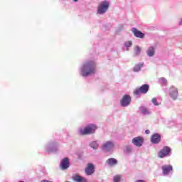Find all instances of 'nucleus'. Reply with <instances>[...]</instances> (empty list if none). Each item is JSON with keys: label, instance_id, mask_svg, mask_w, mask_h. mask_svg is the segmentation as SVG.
Masks as SVG:
<instances>
[{"label": "nucleus", "instance_id": "10", "mask_svg": "<svg viewBox=\"0 0 182 182\" xmlns=\"http://www.w3.org/2000/svg\"><path fill=\"white\" fill-rule=\"evenodd\" d=\"M132 144L136 147H141L143 146V143L144 142V139L141 136H136L133 138Z\"/></svg>", "mask_w": 182, "mask_h": 182}, {"label": "nucleus", "instance_id": "23", "mask_svg": "<svg viewBox=\"0 0 182 182\" xmlns=\"http://www.w3.org/2000/svg\"><path fill=\"white\" fill-rule=\"evenodd\" d=\"M114 182H120L122 181V176L116 175L113 178Z\"/></svg>", "mask_w": 182, "mask_h": 182}, {"label": "nucleus", "instance_id": "26", "mask_svg": "<svg viewBox=\"0 0 182 182\" xmlns=\"http://www.w3.org/2000/svg\"><path fill=\"white\" fill-rule=\"evenodd\" d=\"M132 45L133 43L131 41L124 43V46H126V48H130Z\"/></svg>", "mask_w": 182, "mask_h": 182}, {"label": "nucleus", "instance_id": "29", "mask_svg": "<svg viewBox=\"0 0 182 182\" xmlns=\"http://www.w3.org/2000/svg\"><path fill=\"white\" fill-rule=\"evenodd\" d=\"M145 133H146V134H150V130L146 129V130L145 131Z\"/></svg>", "mask_w": 182, "mask_h": 182}, {"label": "nucleus", "instance_id": "7", "mask_svg": "<svg viewBox=\"0 0 182 182\" xmlns=\"http://www.w3.org/2000/svg\"><path fill=\"white\" fill-rule=\"evenodd\" d=\"M168 95L171 99L173 100H177L178 97V89L174 86H172L169 88Z\"/></svg>", "mask_w": 182, "mask_h": 182}, {"label": "nucleus", "instance_id": "32", "mask_svg": "<svg viewBox=\"0 0 182 182\" xmlns=\"http://www.w3.org/2000/svg\"><path fill=\"white\" fill-rule=\"evenodd\" d=\"M73 2H78L79 0H73Z\"/></svg>", "mask_w": 182, "mask_h": 182}, {"label": "nucleus", "instance_id": "3", "mask_svg": "<svg viewBox=\"0 0 182 182\" xmlns=\"http://www.w3.org/2000/svg\"><path fill=\"white\" fill-rule=\"evenodd\" d=\"M110 6V1H101L97 6V14L98 15H105L109 11Z\"/></svg>", "mask_w": 182, "mask_h": 182}, {"label": "nucleus", "instance_id": "14", "mask_svg": "<svg viewBox=\"0 0 182 182\" xmlns=\"http://www.w3.org/2000/svg\"><path fill=\"white\" fill-rule=\"evenodd\" d=\"M95 173V165L93 164L90 163L87 164V168H85V173L87 176H92Z\"/></svg>", "mask_w": 182, "mask_h": 182}, {"label": "nucleus", "instance_id": "1", "mask_svg": "<svg viewBox=\"0 0 182 182\" xmlns=\"http://www.w3.org/2000/svg\"><path fill=\"white\" fill-rule=\"evenodd\" d=\"M96 73V63L94 61H85L80 68V75L82 77H87Z\"/></svg>", "mask_w": 182, "mask_h": 182}, {"label": "nucleus", "instance_id": "17", "mask_svg": "<svg viewBox=\"0 0 182 182\" xmlns=\"http://www.w3.org/2000/svg\"><path fill=\"white\" fill-rule=\"evenodd\" d=\"M139 110L141 113L144 114V116H149V114H151V111H150V109L146 107H140Z\"/></svg>", "mask_w": 182, "mask_h": 182}, {"label": "nucleus", "instance_id": "27", "mask_svg": "<svg viewBox=\"0 0 182 182\" xmlns=\"http://www.w3.org/2000/svg\"><path fill=\"white\" fill-rule=\"evenodd\" d=\"M125 151H126V153H128V154L132 153V147H130L129 146H126Z\"/></svg>", "mask_w": 182, "mask_h": 182}, {"label": "nucleus", "instance_id": "28", "mask_svg": "<svg viewBox=\"0 0 182 182\" xmlns=\"http://www.w3.org/2000/svg\"><path fill=\"white\" fill-rule=\"evenodd\" d=\"M178 26H182V17L180 18V21L178 22Z\"/></svg>", "mask_w": 182, "mask_h": 182}, {"label": "nucleus", "instance_id": "6", "mask_svg": "<svg viewBox=\"0 0 182 182\" xmlns=\"http://www.w3.org/2000/svg\"><path fill=\"white\" fill-rule=\"evenodd\" d=\"M114 149V142L113 141H107L102 144V149L106 153L112 151V149Z\"/></svg>", "mask_w": 182, "mask_h": 182}, {"label": "nucleus", "instance_id": "33", "mask_svg": "<svg viewBox=\"0 0 182 182\" xmlns=\"http://www.w3.org/2000/svg\"><path fill=\"white\" fill-rule=\"evenodd\" d=\"M18 182H23V181H18Z\"/></svg>", "mask_w": 182, "mask_h": 182}, {"label": "nucleus", "instance_id": "24", "mask_svg": "<svg viewBox=\"0 0 182 182\" xmlns=\"http://www.w3.org/2000/svg\"><path fill=\"white\" fill-rule=\"evenodd\" d=\"M151 102L154 106H160L161 105V102L157 101V98H152Z\"/></svg>", "mask_w": 182, "mask_h": 182}, {"label": "nucleus", "instance_id": "31", "mask_svg": "<svg viewBox=\"0 0 182 182\" xmlns=\"http://www.w3.org/2000/svg\"><path fill=\"white\" fill-rule=\"evenodd\" d=\"M41 182H52V181H47V180H43V181H41Z\"/></svg>", "mask_w": 182, "mask_h": 182}, {"label": "nucleus", "instance_id": "21", "mask_svg": "<svg viewBox=\"0 0 182 182\" xmlns=\"http://www.w3.org/2000/svg\"><path fill=\"white\" fill-rule=\"evenodd\" d=\"M140 53H141V48H140L139 46H136L134 48V56H139Z\"/></svg>", "mask_w": 182, "mask_h": 182}, {"label": "nucleus", "instance_id": "11", "mask_svg": "<svg viewBox=\"0 0 182 182\" xmlns=\"http://www.w3.org/2000/svg\"><path fill=\"white\" fill-rule=\"evenodd\" d=\"M68 167H70V162H69V159L64 158L63 160H61L60 168L61 170H68Z\"/></svg>", "mask_w": 182, "mask_h": 182}, {"label": "nucleus", "instance_id": "15", "mask_svg": "<svg viewBox=\"0 0 182 182\" xmlns=\"http://www.w3.org/2000/svg\"><path fill=\"white\" fill-rule=\"evenodd\" d=\"M146 53L149 58H153L156 55V46H150L146 50Z\"/></svg>", "mask_w": 182, "mask_h": 182}, {"label": "nucleus", "instance_id": "30", "mask_svg": "<svg viewBox=\"0 0 182 182\" xmlns=\"http://www.w3.org/2000/svg\"><path fill=\"white\" fill-rule=\"evenodd\" d=\"M135 182H145L144 180H137Z\"/></svg>", "mask_w": 182, "mask_h": 182}, {"label": "nucleus", "instance_id": "4", "mask_svg": "<svg viewBox=\"0 0 182 182\" xmlns=\"http://www.w3.org/2000/svg\"><path fill=\"white\" fill-rule=\"evenodd\" d=\"M170 154H171V149L168 146H164L158 153V157L159 159H164V157H167Z\"/></svg>", "mask_w": 182, "mask_h": 182}, {"label": "nucleus", "instance_id": "13", "mask_svg": "<svg viewBox=\"0 0 182 182\" xmlns=\"http://www.w3.org/2000/svg\"><path fill=\"white\" fill-rule=\"evenodd\" d=\"M161 141V136L159 134H154L151 136V142L153 144H159V143Z\"/></svg>", "mask_w": 182, "mask_h": 182}, {"label": "nucleus", "instance_id": "8", "mask_svg": "<svg viewBox=\"0 0 182 182\" xmlns=\"http://www.w3.org/2000/svg\"><path fill=\"white\" fill-rule=\"evenodd\" d=\"M58 143L51 142L46 146V150L48 153H55V151H58Z\"/></svg>", "mask_w": 182, "mask_h": 182}, {"label": "nucleus", "instance_id": "18", "mask_svg": "<svg viewBox=\"0 0 182 182\" xmlns=\"http://www.w3.org/2000/svg\"><path fill=\"white\" fill-rule=\"evenodd\" d=\"M100 143L99 141H92L90 142L89 146L91 147V149H93V150H97L99 149Z\"/></svg>", "mask_w": 182, "mask_h": 182}, {"label": "nucleus", "instance_id": "25", "mask_svg": "<svg viewBox=\"0 0 182 182\" xmlns=\"http://www.w3.org/2000/svg\"><path fill=\"white\" fill-rule=\"evenodd\" d=\"M159 81L161 83V85H167V79H166L165 77L160 78Z\"/></svg>", "mask_w": 182, "mask_h": 182}, {"label": "nucleus", "instance_id": "20", "mask_svg": "<svg viewBox=\"0 0 182 182\" xmlns=\"http://www.w3.org/2000/svg\"><path fill=\"white\" fill-rule=\"evenodd\" d=\"M74 180L75 181H77V182H87V180H86V178L79 176V175H77L74 177Z\"/></svg>", "mask_w": 182, "mask_h": 182}, {"label": "nucleus", "instance_id": "22", "mask_svg": "<svg viewBox=\"0 0 182 182\" xmlns=\"http://www.w3.org/2000/svg\"><path fill=\"white\" fill-rule=\"evenodd\" d=\"M144 65V63H140L137 65H136L134 68V72H139L140 69Z\"/></svg>", "mask_w": 182, "mask_h": 182}, {"label": "nucleus", "instance_id": "5", "mask_svg": "<svg viewBox=\"0 0 182 182\" xmlns=\"http://www.w3.org/2000/svg\"><path fill=\"white\" fill-rule=\"evenodd\" d=\"M150 89V85L147 84H144L141 85L139 88L136 89L134 91V95H146L147 92H149V90Z\"/></svg>", "mask_w": 182, "mask_h": 182}, {"label": "nucleus", "instance_id": "16", "mask_svg": "<svg viewBox=\"0 0 182 182\" xmlns=\"http://www.w3.org/2000/svg\"><path fill=\"white\" fill-rule=\"evenodd\" d=\"M132 32L136 38H139L140 39H143V38H144V33H141V31L137 30L136 28H132Z\"/></svg>", "mask_w": 182, "mask_h": 182}, {"label": "nucleus", "instance_id": "2", "mask_svg": "<svg viewBox=\"0 0 182 182\" xmlns=\"http://www.w3.org/2000/svg\"><path fill=\"white\" fill-rule=\"evenodd\" d=\"M97 129V127H96L95 124H90L88 126L85 127L84 129L80 128L78 130V133L81 134V136H86L87 134H93L96 129Z\"/></svg>", "mask_w": 182, "mask_h": 182}, {"label": "nucleus", "instance_id": "19", "mask_svg": "<svg viewBox=\"0 0 182 182\" xmlns=\"http://www.w3.org/2000/svg\"><path fill=\"white\" fill-rule=\"evenodd\" d=\"M106 163L108 166H116V164H117V160L114 158H110L108 160H107Z\"/></svg>", "mask_w": 182, "mask_h": 182}, {"label": "nucleus", "instance_id": "12", "mask_svg": "<svg viewBox=\"0 0 182 182\" xmlns=\"http://www.w3.org/2000/svg\"><path fill=\"white\" fill-rule=\"evenodd\" d=\"M161 169L164 176H168L170 171H173V166L171 165H164Z\"/></svg>", "mask_w": 182, "mask_h": 182}, {"label": "nucleus", "instance_id": "9", "mask_svg": "<svg viewBox=\"0 0 182 182\" xmlns=\"http://www.w3.org/2000/svg\"><path fill=\"white\" fill-rule=\"evenodd\" d=\"M130 102H132V98L129 95H125L120 101L121 106H122V107H127V106L130 105Z\"/></svg>", "mask_w": 182, "mask_h": 182}]
</instances>
